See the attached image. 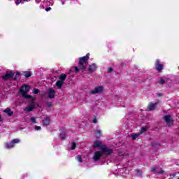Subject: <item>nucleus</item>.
Returning <instances> with one entry per match:
<instances>
[{"label":"nucleus","mask_w":179,"mask_h":179,"mask_svg":"<svg viewBox=\"0 0 179 179\" xmlns=\"http://www.w3.org/2000/svg\"><path fill=\"white\" fill-rule=\"evenodd\" d=\"M62 5H64L65 2H64V1H62Z\"/></svg>","instance_id":"obj_35"},{"label":"nucleus","mask_w":179,"mask_h":179,"mask_svg":"<svg viewBox=\"0 0 179 179\" xmlns=\"http://www.w3.org/2000/svg\"><path fill=\"white\" fill-rule=\"evenodd\" d=\"M11 142L13 143V144L15 145V143H19V142H20V139L15 138V139L12 140Z\"/></svg>","instance_id":"obj_21"},{"label":"nucleus","mask_w":179,"mask_h":179,"mask_svg":"<svg viewBox=\"0 0 179 179\" xmlns=\"http://www.w3.org/2000/svg\"><path fill=\"white\" fill-rule=\"evenodd\" d=\"M65 79H66V74H62L61 76H59V80H57L55 83L57 89H62V85H64Z\"/></svg>","instance_id":"obj_4"},{"label":"nucleus","mask_w":179,"mask_h":179,"mask_svg":"<svg viewBox=\"0 0 179 179\" xmlns=\"http://www.w3.org/2000/svg\"><path fill=\"white\" fill-rule=\"evenodd\" d=\"M30 92V86L24 85L20 90V93L22 94L24 99H31L32 100H36L35 97L31 96V95L27 94Z\"/></svg>","instance_id":"obj_3"},{"label":"nucleus","mask_w":179,"mask_h":179,"mask_svg":"<svg viewBox=\"0 0 179 179\" xmlns=\"http://www.w3.org/2000/svg\"><path fill=\"white\" fill-rule=\"evenodd\" d=\"M164 120L165 121V122H166L167 125H169V127H170V125L171 124H173V122H174V121L173 120V119L171 118V116H170V115H166L164 117Z\"/></svg>","instance_id":"obj_6"},{"label":"nucleus","mask_w":179,"mask_h":179,"mask_svg":"<svg viewBox=\"0 0 179 179\" xmlns=\"http://www.w3.org/2000/svg\"><path fill=\"white\" fill-rule=\"evenodd\" d=\"M96 64H92L90 65V68L88 69L89 72H94L96 71Z\"/></svg>","instance_id":"obj_15"},{"label":"nucleus","mask_w":179,"mask_h":179,"mask_svg":"<svg viewBox=\"0 0 179 179\" xmlns=\"http://www.w3.org/2000/svg\"><path fill=\"white\" fill-rule=\"evenodd\" d=\"M46 12H50L51 10V7H48L45 8Z\"/></svg>","instance_id":"obj_33"},{"label":"nucleus","mask_w":179,"mask_h":179,"mask_svg":"<svg viewBox=\"0 0 179 179\" xmlns=\"http://www.w3.org/2000/svg\"><path fill=\"white\" fill-rule=\"evenodd\" d=\"M34 108H36V103L32 102L29 104V106H27L24 108V111H27V113H30V111H31L32 110H34Z\"/></svg>","instance_id":"obj_9"},{"label":"nucleus","mask_w":179,"mask_h":179,"mask_svg":"<svg viewBox=\"0 0 179 179\" xmlns=\"http://www.w3.org/2000/svg\"><path fill=\"white\" fill-rule=\"evenodd\" d=\"M156 170H157V166L151 169V171H152V173H154V174H156V173H157L158 174H164V170H163V169H161L159 171H156Z\"/></svg>","instance_id":"obj_12"},{"label":"nucleus","mask_w":179,"mask_h":179,"mask_svg":"<svg viewBox=\"0 0 179 179\" xmlns=\"http://www.w3.org/2000/svg\"><path fill=\"white\" fill-rule=\"evenodd\" d=\"M157 104H159V101H157L155 103H150L148 106L149 111H153V110L156 108V106H157Z\"/></svg>","instance_id":"obj_11"},{"label":"nucleus","mask_w":179,"mask_h":179,"mask_svg":"<svg viewBox=\"0 0 179 179\" xmlns=\"http://www.w3.org/2000/svg\"><path fill=\"white\" fill-rule=\"evenodd\" d=\"M92 122H93L94 124H96V122H97V118L94 117V118L93 119V120H92Z\"/></svg>","instance_id":"obj_32"},{"label":"nucleus","mask_w":179,"mask_h":179,"mask_svg":"<svg viewBox=\"0 0 179 179\" xmlns=\"http://www.w3.org/2000/svg\"><path fill=\"white\" fill-rule=\"evenodd\" d=\"M159 83H160V85H164V83H166V81L164 80H163L162 78H160Z\"/></svg>","instance_id":"obj_26"},{"label":"nucleus","mask_w":179,"mask_h":179,"mask_svg":"<svg viewBox=\"0 0 179 179\" xmlns=\"http://www.w3.org/2000/svg\"><path fill=\"white\" fill-rule=\"evenodd\" d=\"M4 113H6V114H7L9 117H12V115H13V111H12L9 108L4 110Z\"/></svg>","instance_id":"obj_14"},{"label":"nucleus","mask_w":179,"mask_h":179,"mask_svg":"<svg viewBox=\"0 0 179 179\" xmlns=\"http://www.w3.org/2000/svg\"><path fill=\"white\" fill-rule=\"evenodd\" d=\"M103 86H98L90 91V94H99L100 93H103Z\"/></svg>","instance_id":"obj_5"},{"label":"nucleus","mask_w":179,"mask_h":179,"mask_svg":"<svg viewBox=\"0 0 179 179\" xmlns=\"http://www.w3.org/2000/svg\"><path fill=\"white\" fill-rule=\"evenodd\" d=\"M95 136L96 138H100L101 136V131L97 130L95 133Z\"/></svg>","instance_id":"obj_19"},{"label":"nucleus","mask_w":179,"mask_h":179,"mask_svg":"<svg viewBox=\"0 0 179 179\" xmlns=\"http://www.w3.org/2000/svg\"><path fill=\"white\" fill-rule=\"evenodd\" d=\"M140 136H141V134L139 133L131 134V138L133 139V141H135V139H136Z\"/></svg>","instance_id":"obj_17"},{"label":"nucleus","mask_w":179,"mask_h":179,"mask_svg":"<svg viewBox=\"0 0 179 179\" xmlns=\"http://www.w3.org/2000/svg\"><path fill=\"white\" fill-rule=\"evenodd\" d=\"M155 67L157 71H158L159 72H162V71L163 70V64H160V60L157 59L155 62Z\"/></svg>","instance_id":"obj_10"},{"label":"nucleus","mask_w":179,"mask_h":179,"mask_svg":"<svg viewBox=\"0 0 179 179\" xmlns=\"http://www.w3.org/2000/svg\"><path fill=\"white\" fill-rule=\"evenodd\" d=\"M48 99H54L55 97V90L52 88L48 89Z\"/></svg>","instance_id":"obj_7"},{"label":"nucleus","mask_w":179,"mask_h":179,"mask_svg":"<svg viewBox=\"0 0 179 179\" xmlns=\"http://www.w3.org/2000/svg\"><path fill=\"white\" fill-rule=\"evenodd\" d=\"M51 122V119H50V117H44L43 125V127H47L48 125H50V122Z\"/></svg>","instance_id":"obj_13"},{"label":"nucleus","mask_w":179,"mask_h":179,"mask_svg":"<svg viewBox=\"0 0 179 179\" xmlns=\"http://www.w3.org/2000/svg\"><path fill=\"white\" fill-rule=\"evenodd\" d=\"M31 124H37V121L36 120V117H31Z\"/></svg>","instance_id":"obj_22"},{"label":"nucleus","mask_w":179,"mask_h":179,"mask_svg":"<svg viewBox=\"0 0 179 179\" xmlns=\"http://www.w3.org/2000/svg\"><path fill=\"white\" fill-rule=\"evenodd\" d=\"M113 68H111V67L108 68V72L109 73H110V72H113Z\"/></svg>","instance_id":"obj_31"},{"label":"nucleus","mask_w":179,"mask_h":179,"mask_svg":"<svg viewBox=\"0 0 179 179\" xmlns=\"http://www.w3.org/2000/svg\"><path fill=\"white\" fill-rule=\"evenodd\" d=\"M178 179H179V178Z\"/></svg>","instance_id":"obj_38"},{"label":"nucleus","mask_w":179,"mask_h":179,"mask_svg":"<svg viewBox=\"0 0 179 179\" xmlns=\"http://www.w3.org/2000/svg\"><path fill=\"white\" fill-rule=\"evenodd\" d=\"M145 131H146V127H143V128L141 129V130L140 131L139 134H140V135H142V134H143V132H145Z\"/></svg>","instance_id":"obj_25"},{"label":"nucleus","mask_w":179,"mask_h":179,"mask_svg":"<svg viewBox=\"0 0 179 179\" xmlns=\"http://www.w3.org/2000/svg\"><path fill=\"white\" fill-rule=\"evenodd\" d=\"M6 148L7 149H10L11 148H15V145L13 144V143L12 141L10 143H6Z\"/></svg>","instance_id":"obj_16"},{"label":"nucleus","mask_w":179,"mask_h":179,"mask_svg":"<svg viewBox=\"0 0 179 179\" xmlns=\"http://www.w3.org/2000/svg\"><path fill=\"white\" fill-rule=\"evenodd\" d=\"M162 96V94H158V96L160 97Z\"/></svg>","instance_id":"obj_34"},{"label":"nucleus","mask_w":179,"mask_h":179,"mask_svg":"<svg viewBox=\"0 0 179 179\" xmlns=\"http://www.w3.org/2000/svg\"><path fill=\"white\" fill-rule=\"evenodd\" d=\"M71 150H75L76 148V143L72 142L71 144Z\"/></svg>","instance_id":"obj_20"},{"label":"nucleus","mask_w":179,"mask_h":179,"mask_svg":"<svg viewBox=\"0 0 179 179\" xmlns=\"http://www.w3.org/2000/svg\"><path fill=\"white\" fill-rule=\"evenodd\" d=\"M94 148H99L101 151H96L94 154L93 160L94 162H98L100 160V158L103 156V155H111L113 153V150L109 148H107L106 145H102L101 141L96 140L94 141Z\"/></svg>","instance_id":"obj_1"},{"label":"nucleus","mask_w":179,"mask_h":179,"mask_svg":"<svg viewBox=\"0 0 179 179\" xmlns=\"http://www.w3.org/2000/svg\"><path fill=\"white\" fill-rule=\"evenodd\" d=\"M48 107H52V102H47Z\"/></svg>","instance_id":"obj_29"},{"label":"nucleus","mask_w":179,"mask_h":179,"mask_svg":"<svg viewBox=\"0 0 179 179\" xmlns=\"http://www.w3.org/2000/svg\"><path fill=\"white\" fill-rule=\"evenodd\" d=\"M24 76H25V78H30L31 76V72L25 71L24 73Z\"/></svg>","instance_id":"obj_18"},{"label":"nucleus","mask_w":179,"mask_h":179,"mask_svg":"<svg viewBox=\"0 0 179 179\" xmlns=\"http://www.w3.org/2000/svg\"><path fill=\"white\" fill-rule=\"evenodd\" d=\"M77 160L80 162L82 163L83 160H82V155H78L77 156Z\"/></svg>","instance_id":"obj_24"},{"label":"nucleus","mask_w":179,"mask_h":179,"mask_svg":"<svg viewBox=\"0 0 179 179\" xmlns=\"http://www.w3.org/2000/svg\"><path fill=\"white\" fill-rule=\"evenodd\" d=\"M173 177H176V175H175V174H173Z\"/></svg>","instance_id":"obj_36"},{"label":"nucleus","mask_w":179,"mask_h":179,"mask_svg":"<svg viewBox=\"0 0 179 179\" xmlns=\"http://www.w3.org/2000/svg\"><path fill=\"white\" fill-rule=\"evenodd\" d=\"M0 120H1V116H0Z\"/></svg>","instance_id":"obj_37"},{"label":"nucleus","mask_w":179,"mask_h":179,"mask_svg":"<svg viewBox=\"0 0 179 179\" xmlns=\"http://www.w3.org/2000/svg\"><path fill=\"white\" fill-rule=\"evenodd\" d=\"M41 129V127H40V126L35 127V131H40Z\"/></svg>","instance_id":"obj_28"},{"label":"nucleus","mask_w":179,"mask_h":179,"mask_svg":"<svg viewBox=\"0 0 179 179\" xmlns=\"http://www.w3.org/2000/svg\"><path fill=\"white\" fill-rule=\"evenodd\" d=\"M61 137H62V139H65V138L66 137V134H62L61 135Z\"/></svg>","instance_id":"obj_30"},{"label":"nucleus","mask_w":179,"mask_h":179,"mask_svg":"<svg viewBox=\"0 0 179 179\" xmlns=\"http://www.w3.org/2000/svg\"><path fill=\"white\" fill-rule=\"evenodd\" d=\"M89 57H90V54L87 53L86 56H84L81 58H80L79 63H78V68L75 66L73 69H75V72L78 73L79 71H84V69H86L87 65H89V63L87 61L89 60Z\"/></svg>","instance_id":"obj_2"},{"label":"nucleus","mask_w":179,"mask_h":179,"mask_svg":"<svg viewBox=\"0 0 179 179\" xmlns=\"http://www.w3.org/2000/svg\"><path fill=\"white\" fill-rule=\"evenodd\" d=\"M13 72L12 71H6V74L3 76V80H8V79H10V78L13 77Z\"/></svg>","instance_id":"obj_8"},{"label":"nucleus","mask_w":179,"mask_h":179,"mask_svg":"<svg viewBox=\"0 0 179 179\" xmlns=\"http://www.w3.org/2000/svg\"><path fill=\"white\" fill-rule=\"evenodd\" d=\"M27 0H17L16 4L19 5V3H20V2L24 1L26 2Z\"/></svg>","instance_id":"obj_27"},{"label":"nucleus","mask_w":179,"mask_h":179,"mask_svg":"<svg viewBox=\"0 0 179 179\" xmlns=\"http://www.w3.org/2000/svg\"><path fill=\"white\" fill-rule=\"evenodd\" d=\"M38 93H40V90H38V89H34L33 90L34 94H38Z\"/></svg>","instance_id":"obj_23"}]
</instances>
